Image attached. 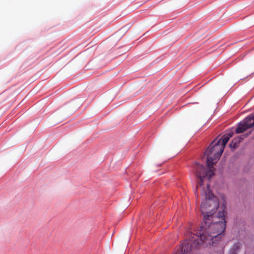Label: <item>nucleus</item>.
<instances>
[{
	"instance_id": "1",
	"label": "nucleus",
	"mask_w": 254,
	"mask_h": 254,
	"mask_svg": "<svg viewBox=\"0 0 254 254\" xmlns=\"http://www.w3.org/2000/svg\"><path fill=\"white\" fill-rule=\"evenodd\" d=\"M221 208L222 211H219L217 214L213 216L212 213H209L204 215L199 232V236L191 233L189 239H186L181 244V252L175 254H188L202 244L217 245L222 235H224L226 228L225 204H222Z\"/></svg>"
},
{
	"instance_id": "2",
	"label": "nucleus",
	"mask_w": 254,
	"mask_h": 254,
	"mask_svg": "<svg viewBox=\"0 0 254 254\" xmlns=\"http://www.w3.org/2000/svg\"><path fill=\"white\" fill-rule=\"evenodd\" d=\"M236 127H232L226 130L225 134L217 141L215 139L207 148V166L208 168L204 166L195 162L193 165V169L195 172V176L198 178L196 189L203 185V181L207 179L210 181L214 175V172L211 169L212 166L217 162L222 155L224 149L228 141L232 137L234 132H236Z\"/></svg>"
},
{
	"instance_id": "3",
	"label": "nucleus",
	"mask_w": 254,
	"mask_h": 254,
	"mask_svg": "<svg viewBox=\"0 0 254 254\" xmlns=\"http://www.w3.org/2000/svg\"><path fill=\"white\" fill-rule=\"evenodd\" d=\"M219 206V201L217 198L212 192V191L208 189L205 193V199L201 204V211L203 216L208 214L215 215L216 211Z\"/></svg>"
},
{
	"instance_id": "4",
	"label": "nucleus",
	"mask_w": 254,
	"mask_h": 254,
	"mask_svg": "<svg viewBox=\"0 0 254 254\" xmlns=\"http://www.w3.org/2000/svg\"><path fill=\"white\" fill-rule=\"evenodd\" d=\"M254 127V112L247 116L237 124L236 133H243L248 129Z\"/></svg>"
},
{
	"instance_id": "5",
	"label": "nucleus",
	"mask_w": 254,
	"mask_h": 254,
	"mask_svg": "<svg viewBox=\"0 0 254 254\" xmlns=\"http://www.w3.org/2000/svg\"><path fill=\"white\" fill-rule=\"evenodd\" d=\"M76 102L73 100L69 103L64 104V111L67 113L68 116L72 115L78 107L79 104L76 105Z\"/></svg>"
},
{
	"instance_id": "6",
	"label": "nucleus",
	"mask_w": 254,
	"mask_h": 254,
	"mask_svg": "<svg viewBox=\"0 0 254 254\" xmlns=\"http://www.w3.org/2000/svg\"><path fill=\"white\" fill-rule=\"evenodd\" d=\"M242 247V244L240 243H235L230 248L228 254H238Z\"/></svg>"
},
{
	"instance_id": "7",
	"label": "nucleus",
	"mask_w": 254,
	"mask_h": 254,
	"mask_svg": "<svg viewBox=\"0 0 254 254\" xmlns=\"http://www.w3.org/2000/svg\"><path fill=\"white\" fill-rule=\"evenodd\" d=\"M243 139L240 136L234 138L229 144V146L231 150L234 151L238 147L239 143Z\"/></svg>"
},
{
	"instance_id": "8",
	"label": "nucleus",
	"mask_w": 254,
	"mask_h": 254,
	"mask_svg": "<svg viewBox=\"0 0 254 254\" xmlns=\"http://www.w3.org/2000/svg\"><path fill=\"white\" fill-rule=\"evenodd\" d=\"M207 186L208 187H209V185H208V184Z\"/></svg>"
},
{
	"instance_id": "9",
	"label": "nucleus",
	"mask_w": 254,
	"mask_h": 254,
	"mask_svg": "<svg viewBox=\"0 0 254 254\" xmlns=\"http://www.w3.org/2000/svg\"><path fill=\"white\" fill-rule=\"evenodd\" d=\"M253 254H254V253Z\"/></svg>"
}]
</instances>
